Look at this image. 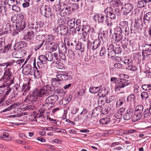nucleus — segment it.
<instances>
[{"label": "nucleus", "instance_id": "f257e3e1", "mask_svg": "<svg viewBox=\"0 0 151 151\" xmlns=\"http://www.w3.org/2000/svg\"><path fill=\"white\" fill-rule=\"evenodd\" d=\"M54 90V86L46 84L40 89L36 88L33 92L32 95H29L27 96L24 101L27 103H33L39 101L41 98L48 96Z\"/></svg>", "mask_w": 151, "mask_h": 151}, {"label": "nucleus", "instance_id": "f03ea898", "mask_svg": "<svg viewBox=\"0 0 151 151\" xmlns=\"http://www.w3.org/2000/svg\"><path fill=\"white\" fill-rule=\"evenodd\" d=\"M13 75V72L4 71V75L1 79L4 81L2 83L4 84V86H8L14 83V78Z\"/></svg>", "mask_w": 151, "mask_h": 151}, {"label": "nucleus", "instance_id": "7ed1b4c3", "mask_svg": "<svg viewBox=\"0 0 151 151\" xmlns=\"http://www.w3.org/2000/svg\"><path fill=\"white\" fill-rule=\"evenodd\" d=\"M139 50H142L143 60L151 55V44H141L139 45Z\"/></svg>", "mask_w": 151, "mask_h": 151}, {"label": "nucleus", "instance_id": "20e7f679", "mask_svg": "<svg viewBox=\"0 0 151 151\" xmlns=\"http://www.w3.org/2000/svg\"><path fill=\"white\" fill-rule=\"evenodd\" d=\"M40 12L41 14L46 18L51 17V20L54 21L55 20V15L52 14L51 9L49 6L45 5L44 7L40 9Z\"/></svg>", "mask_w": 151, "mask_h": 151}, {"label": "nucleus", "instance_id": "39448f33", "mask_svg": "<svg viewBox=\"0 0 151 151\" xmlns=\"http://www.w3.org/2000/svg\"><path fill=\"white\" fill-rule=\"evenodd\" d=\"M120 60L122 62L126 65V67L127 69L132 71H136L137 70L138 68L136 66L132 65L133 63L131 59L124 57L121 58Z\"/></svg>", "mask_w": 151, "mask_h": 151}, {"label": "nucleus", "instance_id": "423d86ee", "mask_svg": "<svg viewBox=\"0 0 151 151\" xmlns=\"http://www.w3.org/2000/svg\"><path fill=\"white\" fill-rule=\"evenodd\" d=\"M130 82L126 79H119L117 81V84L115 85V89L116 91H120L124 87L129 85Z\"/></svg>", "mask_w": 151, "mask_h": 151}, {"label": "nucleus", "instance_id": "0eeeda50", "mask_svg": "<svg viewBox=\"0 0 151 151\" xmlns=\"http://www.w3.org/2000/svg\"><path fill=\"white\" fill-rule=\"evenodd\" d=\"M38 59L40 61L37 62V65L40 68H45L47 67V61L45 55H41L38 57Z\"/></svg>", "mask_w": 151, "mask_h": 151}, {"label": "nucleus", "instance_id": "6e6552de", "mask_svg": "<svg viewBox=\"0 0 151 151\" xmlns=\"http://www.w3.org/2000/svg\"><path fill=\"white\" fill-rule=\"evenodd\" d=\"M37 41L35 42L34 49L36 51L41 48L43 46L45 42L44 41L43 37L41 35H38L36 37Z\"/></svg>", "mask_w": 151, "mask_h": 151}, {"label": "nucleus", "instance_id": "1a4fd4ad", "mask_svg": "<svg viewBox=\"0 0 151 151\" xmlns=\"http://www.w3.org/2000/svg\"><path fill=\"white\" fill-rule=\"evenodd\" d=\"M26 25V23L24 20H18L15 24V27L13 26V29L16 31L18 33L19 32L24 29Z\"/></svg>", "mask_w": 151, "mask_h": 151}, {"label": "nucleus", "instance_id": "9d476101", "mask_svg": "<svg viewBox=\"0 0 151 151\" xmlns=\"http://www.w3.org/2000/svg\"><path fill=\"white\" fill-rule=\"evenodd\" d=\"M65 73V71H57L56 78L53 79L52 82V84L54 85V84H55L56 82L59 84V81H64V73Z\"/></svg>", "mask_w": 151, "mask_h": 151}, {"label": "nucleus", "instance_id": "9b49d317", "mask_svg": "<svg viewBox=\"0 0 151 151\" xmlns=\"http://www.w3.org/2000/svg\"><path fill=\"white\" fill-rule=\"evenodd\" d=\"M44 38V41L45 42L44 46H46L45 48L47 49V46L50 47V42L55 39L54 36L52 35H49L47 34L41 35Z\"/></svg>", "mask_w": 151, "mask_h": 151}, {"label": "nucleus", "instance_id": "f8f14e48", "mask_svg": "<svg viewBox=\"0 0 151 151\" xmlns=\"http://www.w3.org/2000/svg\"><path fill=\"white\" fill-rule=\"evenodd\" d=\"M104 14L106 17H109L111 19H114L116 17V15L114 13L113 9L111 7L106 8L104 11Z\"/></svg>", "mask_w": 151, "mask_h": 151}, {"label": "nucleus", "instance_id": "ddd939ff", "mask_svg": "<svg viewBox=\"0 0 151 151\" xmlns=\"http://www.w3.org/2000/svg\"><path fill=\"white\" fill-rule=\"evenodd\" d=\"M133 5L130 3L124 4L122 7L123 14L127 15L130 13L133 9Z\"/></svg>", "mask_w": 151, "mask_h": 151}, {"label": "nucleus", "instance_id": "4468645a", "mask_svg": "<svg viewBox=\"0 0 151 151\" xmlns=\"http://www.w3.org/2000/svg\"><path fill=\"white\" fill-rule=\"evenodd\" d=\"M106 18L104 13H102L95 15L94 16L93 19L96 22H98L99 23H102L105 18Z\"/></svg>", "mask_w": 151, "mask_h": 151}, {"label": "nucleus", "instance_id": "2eb2a0df", "mask_svg": "<svg viewBox=\"0 0 151 151\" xmlns=\"http://www.w3.org/2000/svg\"><path fill=\"white\" fill-rule=\"evenodd\" d=\"M6 66L4 68L5 71L11 72H14V68L16 66L14 63V60H11L6 63Z\"/></svg>", "mask_w": 151, "mask_h": 151}, {"label": "nucleus", "instance_id": "dca6fc26", "mask_svg": "<svg viewBox=\"0 0 151 151\" xmlns=\"http://www.w3.org/2000/svg\"><path fill=\"white\" fill-rule=\"evenodd\" d=\"M56 32L61 35H65L68 33V29L62 25L58 26L56 29Z\"/></svg>", "mask_w": 151, "mask_h": 151}, {"label": "nucleus", "instance_id": "f3484780", "mask_svg": "<svg viewBox=\"0 0 151 151\" xmlns=\"http://www.w3.org/2000/svg\"><path fill=\"white\" fill-rule=\"evenodd\" d=\"M72 12L71 8L70 6H66L63 8L60 12V14L61 17H64L69 15Z\"/></svg>", "mask_w": 151, "mask_h": 151}, {"label": "nucleus", "instance_id": "a211bd4d", "mask_svg": "<svg viewBox=\"0 0 151 151\" xmlns=\"http://www.w3.org/2000/svg\"><path fill=\"white\" fill-rule=\"evenodd\" d=\"M34 68L32 67V65L28 64H27L26 66L23 68V73H26L27 75H32V73Z\"/></svg>", "mask_w": 151, "mask_h": 151}, {"label": "nucleus", "instance_id": "6ab92c4d", "mask_svg": "<svg viewBox=\"0 0 151 151\" xmlns=\"http://www.w3.org/2000/svg\"><path fill=\"white\" fill-rule=\"evenodd\" d=\"M26 46V42L25 41H21L16 44L14 48L15 50H19V49H23Z\"/></svg>", "mask_w": 151, "mask_h": 151}, {"label": "nucleus", "instance_id": "aec40b11", "mask_svg": "<svg viewBox=\"0 0 151 151\" xmlns=\"http://www.w3.org/2000/svg\"><path fill=\"white\" fill-rule=\"evenodd\" d=\"M133 115V110L132 109H128L123 115L124 119L125 120H128L132 117Z\"/></svg>", "mask_w": 151, "mask_h": 151}, {"label": "nucleus", "instance_id": "412c9836", "mask_svg": "<svg viewBox=\"0 0 151 151\" xmlns=\"http://www.w3.org/2000/svg\"><path fill=\"white\" fill-rule=\"evenodd\" d=\"M34 75L35 78L38 79L40 78H41L42 74L41 71L38 70L37 67H35L32 73V75Z\"/></svg>", "mask_w": 151, "mask_h": 151}, {"label": "nucleus", "instance_id": "4be33fe9", "mask_svg": "<svg viewBox=\"0 0 151 151\" xmlns=\"http://www.w3.org/2000/svg\"><path fill=\"white\" fill-rule=\"evenodd\" d=\"M44 23L43 22L40 21L38 22H36L35 24L32 23L31 24L30 27L33 29H35L37 30L38 29L42 27L44 25Z\"/></svg>", "mask_w": 151, "mask_h": 151}, {"label": "nucleus", "instance_id": "5701e85b", "mask_svg": "<svg viewBox=\"0 0 151 151\" xmlns=\"http://www.w3.org/2000/svg\"><path fill=\"white\" fill-rule=\"evenodd\" d=\"M102 87L99 86L98 87L92 86L90 87L89 91L91 93L95 94L99 92L98 93L100 92L101 94V92Z\"/></svg>", "mask_w": 151, "mask_h": 151}, {"label": "nucleus", "instance_id": "b1692460", "mask_svg": "<svg viewBox=\"0 0 151 151\" xmlns=\"http://www.w3.org/2000/svg\"><path fill=\"white\" fill-rule=\"evenodd\" d=\"M107 36V32L100 30L99 33L98 39L103 41L105 39Z\"/></svg>", "mask_w": 151, "mask_h": 151}, {"label": "nucleus", "instance_id": "393cba45", "mask_svg": "<svg viewBox=\"0 0 151 151\" xmlns=\"http://www.w3.org/2000/svg\"><path fill=\"white\" fill-rule=\"evenodd\" d=\"M101 41L99 39H95L93 41L92 46L91 49L94 50H96L101 45Z\"/></svg>", "mask_w": 151, "mask_h": 151}, {"label": "nucleus", "instance_id": "a878e982", "mask_svg": "<svg viewBox=\"0 0 151 151\" xmlns=\"http://www.w3.org/2000/svg\"><path fill=\"white\" fill-rule=\"evenodd\" d=\"M130 28L131 34H135L139 29V25L135 22L133 25H132Z\"/></svg>", "mask_w": 151, "mask_h": 151}, {"label": "nucleus", "instance_id": "bb28decb", "mask_svg": "<svg viewBox=\"0 0 151 151\" xmlns=\"http://www.w3.org/2000/svg\"><path fill=\"white\" fill-rule=\"evenodd\" d=\"M144 109V106L142 105H138L136 107L134 113L143 115Z\"/></svg>", "mask_w": 151, "mask_h": 151}, {"label": "nucleus", "instance_id": "cd10ccee", "mask_svg": "<svg viewBox=\"0 0 151 151\" xmlns=\"http://www.w3.org/2000/svg\"><path fill=\"white\" fill-rule=\"evenodd\" d=\"M83 27L82 29L83 31L82 35L83 37L85 38L88 34L89 30L90 27V26L89 25H87L85 26L82 25Z\"/></svg>", "mask_w": 151, "mask_h": 151}, {"label": "nucleus", "instance_id": "c85d7f7f", "mask_svg": "<svg viewBox=\"0 0 151 151\" xmlns=\"http://www.w3.org/2000/svg\"><path fill=\"white\" fill-rule=\"evenodd\" d=\"M34 32L32 31H29L25 35L24 39L27 41L30 40L34 38Z\"/></svg>", "mask_w": 151, "mask_h": 151}, {"label": "nucleus", "instance_id": "c756f323", "mask_svg": "<svg viewBox=\"0 0 151 151\" xmlns=\"http://www.w3.org/2000/svg\"><path fill=\"white\" fill-rule=\"evenodd\" d=\"M97 95L100 98L101 97H103V98L105 99V101H106L107 103H109L111 101H112L114 100V97L113 96H110L108 99H107V97L103 94L102 93L101 94V93L99 92L98 93Z\"/></svg>", "mask_w": 151, "mask_h": 151}, {"label": "nucleus", "instance_id": "7c9ffc66", "mask_svg": "<svg viewBox=\"0 0 151 151\" xmlns=\"http://www.w3.org/2000/svg\"><path fill=\"white\" fill-rule=\"evenodd\" d=\"M50 99L47 97L45 100V104L42 105V106L45 107L46 109H47V108L48 109H49L54 105L52 104V101H51Z\"/></svg>", "mask_w": 151, "mask_h": 151}, {"label": "nucleus", "instance_id": "2f4dec72", "mask_svg": "<svg viewBox=\"0 0 151 151\" xmlns=\"http://www.w3.org/2000/svg\"><path fill=\"white\" fill-rule=\"evenodd\" d=\"M101 106H97L93 110L91 116H92V115H94L95 116H98L100 112H101Z\"/></svg>", "mask_w": 151, "mask_h": 151}, {"label": "nucleus", "instance_id": "473e14b6", "mask_svg": "<svg viewBox=\"0 0 151 151\" xmlns=\"http://www.w3.org/2000/svg\"><path fill=\"white\" fill-rule=\"evenodd\" d=\"M75 23V19L74 18H72L70 20H68L66 22L68 27H69L70 29L73 28L74 27Z\"/></svg>", "mask_w": 151, "mask_h": 151}, {"label": "nucleus", "instance_id": "72a5a7b5", "mask_svg": "<svg viewBox=\"0 0 151 151\" xmlns=\"http://www.w3.org/2000/svg\"><path fill=\"white\" fill-rule=\"evenodd\" d=\"M112 36L113 40L116 42L120 41L123 37V35H119L117 33H114Z\"/></svg>", "mask_w": 151, "mask_h": 151}, {"label": "nucleus", "instance_id": "f704fd0d", "mask_svg": "<svg viewBox=\"0 0 151 151\" xmlns=\"http://www.w3.org/2000/svg\"><path fill=\"white\" fill-rule=\"evenodd\" d=\"M47 61L51 62L53 63V54L50 52H47L45 53Z\"/></svg>", "mask_w": 151, "mask_h": 151}, {"label": "nucleus", "instance_id": "c9c22d12", "mask_svg": "<svg viewBox=\"0 0 151 151\" xmlns=\"http://www.w3.org/2000/svg\"><path fill=\"white\" fill-rule=\"evenodd\" d=\"M143 114L145 118H147L149 115H151V105H150L149 108L145 109Z\"/></svg>", "mask_w": 151, "mask_h": 151}, {"label": "nucleus", "instance_id": "e433bc0d", "mask_svg": "<svg viewBox=\"0 0 151 151\" xmlns=\"http://www.w3.org/2000/svg\"><path fill=\"white\" fill-rule=\"evenodd\" d=\"M58 46V44L55 43L54 42H52L50 44V47H48V46H47V47H50V51L52 52L57 50Z\"/></svg>", "mask_w": 151, "mask_h": 151}, {"label": "nucleus", "instance_id": "4c0bfd02", "mask_svg": "<svg viewBox=\"0 0 151 151\" xmlns=\"http://www.w3.org/2000/svg\"><path fill=\"white\" fill-rule=\"evenodd\" d=\"M110 121V118L107 117H104L100 119L99 122L102 125H106L109 123Z\"/></svg>", "mask_w": 151, "mask_h": 151}, {"label": "nucleus", "instance_id": "58836bf2", "mask_svg": "<svg viewBox=\"0 0 151 151\" xmlns=\"http://www.w3.org/2000/svg\"><path fill=\"white\" fill-rule=\"evenodd\" d=\"M75 45L76 46V50H80L81 52H84V49L83 47H82V44L81 42L79 41L77 42L76 41Z\"/></svg>", "mask_w": 151, "mask_h": 151}, {"label": "nucleus", "instance_id": "ea45409f", "mask_svg": "<svg viewBox=\"0 0 151 151\" xmlns=\"http://www.w3.org/2000/svg\"><path fill=\"white\" fill-rule=\"evenodd\" d=\"M60 61H54V63L56 64V66L57 68L60 69H65V65L62 63L60 62Z\"/></svg>", "mask_w": 151, "mask_h": 151}, {"label": "nucleus", "instance_id": "a19ab883", "mask_svg": "<svg viewBox=\"0 0 151 151\" xmlns=\"http://www.w3.org/2000/svg\"><path fill=\"white\" fill-rule=\"evenodd\" d=\"M125 100L124 98H120L116 101V108H119L125 102Z\"/></svg>", "mask_w": 151, "mask_h": 151}, {"label": "nucleus", "instance_id": "79ce46f5", "mask_svg": "<svg viewBox=\"0 0 151 151\" xmlns=\"http://www.w3.org/2000/svg\"><path fill=\"white\" fill-rule=\"evenodd\" d=\"M141 88L145 91L147 92L151 91V84H143Z\"/></svg>", "mask_w": 151, "mask_h": 151}, {"label": "nucleus", "instance_id": "37998d69", "mask_svg": "<svg viewBox=\"0 0 151 151\" xmlns=\"http://www.w3.org/2000/svg\"><path fill=\"white\" fill-rule=\"evenodd\" d=\"M144 23L146 24L145 20H146L148 22H150L151 21V12H149L147 13L145 15L144 17Z\"/></svg>", "mask_w": 151, "mask_h": 151}, {"label": "nucleus", "instance_id": "c03bdc74", "mask_svg": "<svg viewBox=\"0 0 151 151\" xmlns=\"http://www.w3.org/2000/svg\"><path fill=\"white\" fill-rule=\"evenodd\" d=\"M50 99V100L52 101V104H54V103L57 101L58 99V97L56 95H52L48 97Z\"/></svg>", "mask_w": 151, "mask_h": 151}, {"label": "nucleus", "instance_id": "a18cd8bd", "mask_svg": "<svg viewBox=\"0 0 151 151\" xmlns=\"http://www.w3.org/2000/svg\"><path fill=\"white\" fill-rule=\"evenodd\" d=\"M123 4L120 0H115L111 6L113 7H116L119 6H122Z\"/></svg>", "mask_w": 151, "mask_h": 151}, {"label": "nucleus", "instance_id": "49530a36", "mask_svg": "<svg viewBox=\"0 0 151 151\" xmlns=\"http://www.w3.org/2000/svg\"><path fill=\"white\" fill-rule=\"evenodd\" d=\"M10 86H6L5 88H4V93H5L4 95V96L6 98L8 96V95L10 93H11L12 89L9 87Z\"/></svg>", "mask_w": 151, "mask_h": 151}, {"label": "nucleus", "instance_id": "de8ad7c7", "mask_svg": "<svg viewBox=\"0 0 151 151\" xmlns=\"http://www.w3.org/2000/svg\"><path fill=\"white\" fill-rule=\"evenodd\" d=\"M135 99V96L133 94H131L128 95L127 98V101L130 103L134 102Z\"/></svg>", "mask_w": 151, "mask_h": 151}, {"label": "nucleus", "instance_id": "09e8293b", "mask_svg": "<svg viewBox=\"0 0 151 151\" xmlns=\"http://www.w3.org/2000/svg\"><path fill=\"white\" fill-rule=\"evenodd\" d=\"M17 51V53L18 54L20 58L23 57L26 55L27 52L24 49H19V50H16Z\"/></svg>", "mask_w": 151, "mask_h": 151}, {"label": "nucleus", "instance_id": "8fccbe9b", "mask_svg": "<svg viewBox=\"0 0 151 151\" xmlns=\"http://www.w3.org/2000/svg\"><path fill=\"white\" fill-rule=\"evenodd\" d=\"M147 2V1L146 0H140L138 1L137 6L139 8L144 7L146 5Z\"/></svg>", "mask_w": 151, "mask_h": 151}, {"label": "nucleus", "instance_id": "3c124183", "mask_svg": "<svg viewBox=\"0 0 151 151\" xmlns=\"http://www.w3.org/2000/svg\"><path fill=\"white\" fill-rule=\"evenodd\" d=\"M142 115L140 114H138L136 113H134V114L132 117V120L134 122H136L140 119Z\"/></svg>", "mask_w": 151, "mask_h": 151}, {"label": "nucleus", "instance_id": "603ef678", "mask_svg": "<svg viewBox=\"0 0 151 151\" xmlns=\"http://www.w3.org/2000/svg\"><path fill=\"white\" fill-rule=\"evenodd\" d=\"M128 23L127 22L123 21L119 22V25L122 29H124L128 27Z\"/></svg>", "mask_w": 151, "mask_h": 151}, {"label": "nucleus", "instance_id": "864d4df0", "mask_svg": "<svg viewBox=\"0 0 151 151\" xmlns=\"http://www.w3.org/2000/svg\"><path fill=\"white\" fill-rule=\"evenodd\" d=\"M67 56L69 58L71 59L75 58V54L74 52L70 49L68 50Z\"/></svg>", "mask_w": 151, "mask_h": 151}, {"label": "nucleus", "instance_id": "5fc2aeb1", "mask_svg": "<svg viewBox=\"0 0 151 151\" xmlns=\"http://www.w3.org/2000/svg\"><path fill=\"white\" fill-rule=\"evenodd\" d=\"M140 96L142 100H146L149 98V95L147 92L144 91L141 93Z\"/></svg>", "mask_w": 151, "mask_h": 151}, {"label": "nucleus", "instance_id": "6e6d98bb", "mask_svg": "<svg viewBox=\"0 0 151 151\" xmlns=\"http://www.w3.org/2000/svg\"><path fill=\"white\" fill-rule=\"evenodd\" d=\"M17 91H16L13 88V90H12V91L9 96V98L10 100L14 98L17 95Z\"/></svg>", "mask_w": 151, "mask_h": 151}, {"label": "nucleus", "instance_id": "4d7b16f0", "mask_svg": "<svg viewBox=\"0 0 151 151\" xmlns=\"http://www.w3.org/2000/svg\"><path fill=\"white\" fill-rule=\"evenodd\" d=\"M12 26H11L9 23H5L3 25L4 28L7 30V31H12Z\"/></svg>", "mask_w": 151, "mask_h": 151}, {"label": "nucleus", "instance_id": "13d9d810", "mask_svg": "<svg viewBox=\"0 0 151 151\" xmlns=\"http://www.w3.org/2000/svg\"><path fill=\"white\" fill-rule=\"evenodd\" d=\"M37 121H43L45 119L43 114L40 113V114H37Z\"/></svg>", "mask_w": 151, "mask_h": 151}, {"label": "nucleus", "instance_id": "bf43d9fd", "mask_svg": "<svg viewBox=\"0 0 151 151\" xmlns=\"http://www.w3.org/2000/svg\"><path fill=\"white\" fill-rule=\"evenodd\" d=\"M64 77L65 81L70 80L72 78V76L69 75L68 73L66 72L65 73H64Z\"/></svg>", "mask_w": 151, "mask_h": 151}, {"label": "nucleus", "instance_id": "052dcab7", "mask_svg": "<svg viewBox=\"0 0 151 151\" xmlns=\"http://www.w3.org/2000/svg\"><path fill=\"white\" fill-rule=\"evenodd\" d=\"M59 52L66 53L67 51L66 47L65 45H63L58 47Z\"/></svg>", "mask_w": 151, "mask_h": 151}, {"label": "nucleus", "instance_id": "680f3d73", "mask_svg": "<svg viewBox=\"0 0 151 151\" xmlns=\"http://www.w3.org/2000/svg\"><path fill=\"white\" fill-rule=\"evenodd\" d=\"M11 48V45H8L6 46L4 48V49H2L0 51V53H1L2 52L5 53L7 52Z\"/></svg>", "mask_w": 151, "mask_h": 151}, {"label": "nucleus", "instance_id": "e2e57ef3", "mask_svg": "<svg viewBox=\"0 0 151 151\" xmlns=\"http://www.w3.org/2000/svg\"><path fill=\"white\" fill-rule=\"evenodd\" d=\"M14 88L16 91H17V93L19 92H21L23 91L22 88H21L19 84H16L15 85V86L14 87Z\"/></svg>", "mask_w": 151, "mask_h": 151}, {"label": "nucleus", "instance_id": "0e129e2a", "mask_svg": "<svg viewBox=\"0 0 151 151\" xmlns=\"http://www.w3.org/2000/svg\"><path fill=\"white\" fill-rule=\"evenodd\" d=\"M9 134L8 133L4 132L3 133V134L1 136V137H2L3 139L5 140H8L9 139Z\"/></svg>", "mask_w": 151, "mask_h": 151}, {"label": "nucleus", "instance_id": "69168bd1", "mask_svg": "<svg viewBox=\"0 0 151 151\" xmlns=\"http://www.w3.org/2000/svg\"><path fill=\"white\" fill-rule=\"evenodd\" d=\"M106 53V49L104 47H102L100 50L99 53V55L100 56H103Z\"/></svg>", "mask_w": 151, "mask_h": 151}, {"label": "nucleus", "instance_id": "338daca9", "mask_svg": "<svg viewBox=\"0 0 151 151\" xmlns=\"http://www.w3.org/2000/svg\"><path fill=\"white\" fill-rule=\"evenodd\" d=\"M24 59H19L17 60H14L15 66H16L18 65H20L24 62Z\"/></svg>", "mask_w": 151, "mask_h": 151}, {"label": "nucleus", "instance_id": "774afa93", "mask_svg": "<svg viewBox=\"0 0 151 151\" xmlns=\"http://www.w3.org/2000/svg\"><path fill=\"white\" fill-rule=\"evenodd\" d=\"M114 50L116 54H120L122 52V48L119 46L115 47Z\"/></svg>", "mask_w": 151, "mask_h": 151}]
</instances>
